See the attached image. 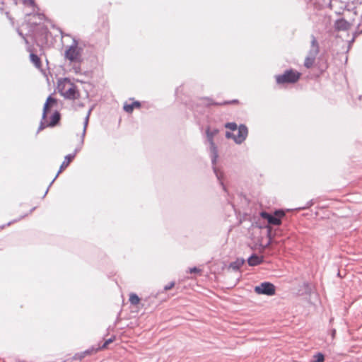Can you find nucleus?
<instances>
[{
    "label": "nucleus",
    "instance_id": "1",
    "mask_svg": "<svg viewBox=\"0 0 362 362\" xmlns=\"http://www.w3.org/2000/svg\"><path fill=\"white\" fill-rule=\"evenodd\" d=\"M218 132H219L218 129L214 128L211 129L209 126L206 127V131H205L206 140L210 145V153H211V163L213 165L214 173H215L218 180L219 181L220 185L222 186L223 189L224 191H226V188L222 181V178L223 177V173L222 172L219 171L218 169L215 166L216 161H217L218 156V153L217 146L214 141V138Z\"/></svg>",
    "mask_w": 362,
    "mask_h": 362
},
{
    "label": "nucleus",
    "instance_id": "2",
    "mask_svg": "<svg viewBox=\"0 0 362 362\" xmlns=\"http://www.w3.org/2000/svg\"><path fill=\"white\" fill-rule=\"evenodd\" d=\"M59 93L66 99L76 100L79 98L80 92L76 85L68 78H63L58 82Z\"/></svg>",
    "mask_w": 362,
    "mask_h": 362
},
{
    "label": "nucleus",
    "instance_id": "3",
    "mask_svg": "<svg viewBox=\"0 0 362 362\" xmlns=\"http://www.w3.org/2000/svg\"><path fill=\"white\" fill-rule=\"evenodd\" d=\"M213 100L210 98H201L196 100H190L187 104L189 109L193 111L194 115L197 117V114H203L205 108L211 105H214Z\"/></svg>",
    "mask_w": 362,
    "mask_h": 362
},
{
    "label": "nucleus",
    "instance_id": "4",
    "mask_svg": "<svg viewBox=\"0 0 362 362\" xmlns=\"http://www.w3.org/2000/svg\"><path fill=\"white\" fill-rule=\"evenodd\" d=\"M310 47L308 53V56L304 61V66L307 69L311 68L315 61L316 57L320 52V46L318 41L315 35H311Z\"/></svg>",
    "mask_w": 362,
    "mask_h": 362
},
{
    "label": "nucleus",
    "instance_id": "5",
    "mask_svg": "<svg viewBox=\"0 0 362 362\" xmlns=\"http://www.w3.org/2000/svg\"><path fill=\"white\" fill-rule=\"evenodd\" d=\"M259 215L261 218L267 220L269 225L280 226L282 223L281 219L285 216L286 214L283 209H276L274 213L262 211Z\"/></svg>",
    "mask_w": 362,
    "mask_h": 362
},
{
    "label": "nucleus",
    "instance_id": "6",
    "mask_svg": "<svg viewBox=\"0 0 362 362\" xmlns=\"http://www.w3.org/2000/svg\"><path fill=\"white\" fill-rule=\"evenodd\" d=\"M301 74L292 69L286 70L283 74L276 76V81L278 84L295 83L297 82Z\"/></svg>",
    "mask_w": 362,
    "mask_h": 362
},
{
    "label": "nucleus",
    "instance_id": "7",
    "mask_svg": "<svg viewBox=\"0 0 362 362\" xmlns=\"http://www.w3.org/2000/svg\"><path fill=\"white\" fill-rule=\"evenodd\" d=\"M64 56L66 59L71 63H81L82 60V50L76 45L69 46L65 51Z\"/></svg>",
    "mask_w": 362,
    "mask_h": 362
},
{
    "label": "nucleus",
    "instance_id": "8",
    "mask_svg": "<svg viewBox=\"0 0 362 362\" xmlns=\"http://www.w3.org/2000/svg\"><path fill=\"white\" fill-rule=\"evenodd\" d=\"M254 291L258 295L272 296L276 293V287L269 281H264L255 286Z\"/></svg>",
    "mask_w": 362,
    "mask_h": 362
},
{
    "label": "nucleus",
    "instance_id": "9",
    "mask_svg": "<svg viewBox=\"0 0 362 362\" xmlns=\"http://www.w3.org/2000/svg\"><path fill=\"white\" fill-rule=\"evenodd\" d=\"M248 134V129L246 125L240 124L238 127V134L234 138V142L237 144H241L247 138Z\"/></svg>",
    "mask_w": 362,
    "mask_h": 362
},
{
    "label": "nucleus",
    "instance_id": "10",
    "mask_svg": "<svg viewBox=\"0 0 362 362\" xmlns=\"http://www.w3.org/2000/svg\"><path fill=\"white\" fill-rule=\"evenodd\" d=\"M129 101L131 103L125 102L123 105V110L128 114L132 113L134 109H139L141 107V103L139 100H135L134 98H130Z\"/></svg>",
    "mask_w": 362,
    "mask_h": 362
},
{
    "label": "nucleus",
    "instance_id": "11",
    "mask_svg": "<svg viewBox=\"0 0 362 362\" xmlns=\"http://www.w3.org/2000/svg\"><path fill=\"white\" fill-rule=\"evenodd\" d=\"M112 342V339L107 340L102 346H98L97 347L92 346L87 350L82 351L84 357L90 356L95 354L98 351L104 349L107 347V344Z\"/></svg>",
    "mask_w": 362,
    "mask_h": 362
},
{
    "label": "nucleus",
    "instance_id": "12",
    "mask_svg": "<svg viewBox=\"0 0 362 362\" xmlns=\"http://www.w3.org/2000/svg\"><path fill=\"white\" fill-rule=\"evenodd\" d=\"M112 342V339L107 340L102 346H98L97 347L92 346L87 350L82 351L84 357L90 356L95 354L98 351L104 349L107 347V344Z\"/></svg>",
    "mask_w": 362,
    "mask_h": 362
},
{
    "label": "nucleus",
    "instance_id": "13",
    "mask_svg": "<svg viewBox=\"0 0 362 362\" xmlns=\"http://www.w3.org/2000/svg\"><path fill=\"white\" fill-rule=\"evenodd\" d=\"M112 342V339L107 340L102 346H98L97 347L92 346L87 350L82 351L84 357L90 356L95 354L98 351L104 349L107 347V344Z\"/></svg>",
    "mask_w": 362,
    "mask_h": 362
},
{
    "label": "nucleus",
    "instance_id": "14",
    "mask_svg": "<svg viewBox=\"0 0 362 362\" xmlns=\"http://www.w3.org/2000/svg\"><path fill=\"white\" fill-rule=\"evenodd\" d=\"M351 27V23L344 18L337 19L334 23V28L337 31L348 30Z\"/></svg>",
    "mask_w": 362,
    "mask_h": 362
},
{
    "label": "nucleus",
    "instance_id": "15",
    "mask_svg": "<svg viewBox=\"0 0 362 362\" xmlns=\"http://www.w3.org/2000/svg\"><path fill=\"white\" fill-rule=\"evenodd\" d=\"M265 228H267V238L269 239V241L265 245H261L262 250H265L272 244V240L277 233V229L274 230L273 233L272 228L269 225L266 226Z\"/></svg>",
    "mask_w": 362,
    "mask_h": 362
},
{
    "label": "nucleus",
    "instance_id": "16",
    "mask_svg": "<svg viewBox=\"0 0 362 362\" xmlns=\"http://www.w3.org/2000/svg\"><path fill=\"white\" fill-rule=\"evenodd\" d=\"M247 264L251 267H255L262 264L264 261L263 256H259L255 253H252L247 258Z\"/></svg>",
    "mask_w": 362,
    "mask_h": 362
},
{
    "label": "nucleus",
    "instance_id": "17",
    "mask_svg": "<svg viewBox=\"0 0 362 362\" xmlns=\"http://www.w3.org/2000/svg\"><path fill=\"white\" fill-rule=\"evenodd\" d=\"M57 101L55 98L49 96L47 98V101L44 105V109H43V118L45 119L49 111V109L52 108V107L57 105Z\"/></svg>",
    "mask_w": 362,
    "mask_h": 362
},
{
    "label": "nucleus",
    "instance_id": "18",
    "mask_svg": "<svg viewBox=\"0 0 362 362\" xmlns=\"http://www.w3.org/2000/svg\"><path fill=\"white\" fill-rule=\"evenodd\" d=\"M75 156H76L75 153L69 154L65 156L64 161L62 162V163L60 165L59 170L57 173V175L59 174H60L61 173H62L69 165V164L74 159Z\"/></svg>",
    "mask_w": 362,
    "mask_h": 362
},
{
    "label": "nucleus",
    "instance_id": "19",
    "mask_svg": "<svg viewBox=\"0 0 362 362\" xmlns=\"http://www.w3.org/2000/svg\"><path fill=\"white\" fill-rule=\"evenodd\" d=\"M245 262L243 258H237L235 261L230 263L229 268L237 272L244 264Z\"/></svg>",
    "mask_w": 362,
    "mask_h": 362
},
{
    "label": "nucleus",
    "instance_id": "20",
    "mask_svg": "<svg viewBox=\"0 0 362 362\" xmlns=\"http://www.w3.org/2000/svg\"><path fill=\"white\" fill-rule=\"evenodd\" d=\"M60 119V114L58 112H55L51 117V119L49 122L47 126L54 127L55 126Z\"/></svg>",
    "mask_w": 362,
    "mask_h": 362
},
{
    "label": "nucleus",
    "instance_id": "21",
    "mask_svg": "<svg viewBox=\"0 0 362 362\" xmlns=\"http://www.w3.org/2000/svg\"><path fill=\"white\" fill-rule=\"evenodd\" d=\"M30 61L32 62V63L37 67V68H40L41 67V60L40 59V57L33 54V53H31L30 54Z\"/></svg>",
    "mask_w": 362,
    "mask_h": 362
},
{
    "label": "nucleus",
    "instance_id": "22",
    "mask_svg": "<svg viewBox=\"0 0 362 362\" xmlns=\"http://www.w3.org/2000/svg\"><path fill=\"white\" fill-rule=\"evenodd\" d=\"M129 302L133 305H136L140 303L141 298L139 296L134 293H132L129 295Z\"/></svg>",
    "mask_w": 362,
    "mask_h": 362
},
{
    "label": "nucleus",
    "instance_id": "23",
    "mask_svg": "<svg viewBox=\"0 0 362 362\" xmlns=\"http://www.w3.org/2000/svg\"><path fill=\"white\" fill-rule=\"evenodd\" d=\"M325 355L322 353L317 352L310 362H325Z\"/></svg>",
    "mask_w": 362,
    "mask_h": 362
},
{
    "label": "nucleus",
    "instance_id": "24",
    "mask_svg": "<svg viewBox=\"0 0 362 362\" xmlns=\"http://www.w3.org/2000/svg\"><path fill=\"white\" fill-rule=\"evenodd\" d=\"M301 287L303 288V293L310 294L312 291L311 285L308 281L303 282Z\"/></svg>",
    "mask_w": 362,
    "mask_h": 362
},
{
    "label": "nucleus",
    "instance_id": "25",
    "mask_svg": "<svg viewBox=\"0 0 362 362\" xmlns=\"http://www.w3.org/2000/svg\"><path fill=\"white\" fill-rule=\"evenodd\" d=\"M236 103H238V100H225L223 102H216V103H214V104L215 106H222V105H226Z\"/></svg>",
    "mask_w": 362,
    "mask_h": 362
},
{
    "label": "nucleus",
    "instance_id": "26",
    "mask_svg": "<svg viewBox=\"0 0 362 362\" xmlns=\"http://www.w3.org/2000/svg\"><path fill=\"white\" fill-rule=\"evenodd\" d=\"M84 355L83 352L76 354L71 358H69V361L73 362L74 361H82L84 358Z\"/></svg>",
    "mask_w": 362,
    "mask_h": 362
},
{
    "label": "nucleus",
    "instance_id": "27",
    "mask_svg": "<svg viewBox=\"0 0 362 362\" xmlns=\"http://www.w3.org/2000/svg\"><path fill=\"white\" fill-rule=\"evenodd\" d=\"M225 127L231 131H235L238 129V125L235 122H227L225 124Z\"/></svg>",
    "mask_w": 362,
    "mask_h": 362
},
{
    "label": "nucleus",
    "instance_id": "28",
    "mask_svg": "<svg viewBox=\"0 0 362 362\" xmlns=\"http://www.w3.org/2000/svg\"><path fill=\"white\" fill-rule=\"evenodd\" d=\"M313 200L311 199V200L308 201L305 206L296 208V210L307 209H309L311 206H313Z\"/></svg>",
    "mask_w": 362,
    "mask_h": 362
},
{
    "label": "nucleus",
    "instance_id": "29",
    "mask_svg": "<svg viewBox=\"0 0 362 362\" xmlns=\"http://www.w3.org/2000/svg\"><path fill=\"white\" fill-rule=\"evenodd\" d=\"M174 286H175V281H171L164 286L163 290L168 291V290L171 289Z\"/></svg>",
    "mask_w": 362,
    "mask_h": 362
},
{
    "label": "nucleus",
    "instance_id": "30",
    "mask_svg": "<svg viewBox=\"0 0 362 362\" xmlns=\"http://www.w3.org/2000/svg\"><path fill=\"white\" fill-rule=\"evenodd\" d=\"M226 137L227 139H233L234 140V138H235V135H234L232 132L227 131L226 132Z\"/></svg>",
    "mask_w": 362,
    "mask_h": 362
},
{
    "label": "nucleus",
    "instance_id": "31",
    "mask_svg": "<svg viewBox=\"0 0 362 362\" xmlns=\"http://www.w3.org/2000/svg\"><path fill=\"white\" fill-rule=\"evenodd\" d=\"M189 272L190 273H199V272H201V269H198L196 267H194L189 268Z\"/></svg>",
    "mask_w": 362,
    "mask_h": 362
},
{
    "label": "nucleus",
    "instance_id": "32",
    "mask_svg": "<svg viewBox=\"0 0 362 362\" xmlns=\"http://www.w3.org/2000/svg\"><path fill=\"white\" fill-rule=\"evenodd\" d=\"M346 6H347V7H349V8H348L349 10H352V11H354V13L355 14H356V13H357V11H356L357 7H356V6H353V7H352V6H351V5L349 3L346 5Z\"/></svg>",
    "mask_w": 362,
    "mask_h": 362
},
{
    "label": "nucleus",
    "instance_id": "33",
    "mask_svg": "<svg viewBox=\"0 0 362 362\" xmlns=\"http://www.w3.org/2000/svg\"><path fill=\"white\" fill-rule=\"evenodd\" d=\"M361 4L362 0H353L351 2V5H354V4Z\"/></svg>",
    "mask_w": 362,
    "mask_h": 362
},
{
    "label": "nucleus",
    "instance_id": "34",
    "mask_svg": "<svg viewBox=\"0 0 362 362\" xmlns=\"http://www.w3.org/2000/svg\"><path fill=\"white\" fill-rule=\"evenodd\" d=\"M24 4H33V0H23Z\"/></svg>",
    "mask_w": 362,
    "mask_h": 362
},
{
    "label": "nucleus",
    "instance_id": "35",
    "mask_svg": "<svg viewBox=\"0 0 362 362\" xmlns=\"http://www.w3.org/2000/svg\"><path fill=\"white\" fill-rule=\"evenodd\" d=\"M335 333H336V330H335V329H333V330L332 331V337H334V336Z\"/></svg>",
    "mask_w": 362,
    "mask_h": 362
},
{
    "label": "nucleus",
    "instance_id": "36",
    "mask_svg": "<svg viewBox=\"0 0 362 362\" xmlns=\"http://www.w3.org/2000/svg\"><path fill=\"white\" fill-rule=\"evenodd\" d=\"M88 117H86V125H87V124H88Z\"/></svg>",
    "mask_w": 362,
    "mask_h": 362
},
{
    "label": "nucleus",
    "instance_id": "37",
    "mask_svg": "<svg viewBox=\"0 0 362 362\" xmlns=\"http://www.w3.org/2000/svg\"><path fill=\"white\" fill-rule=\"evenodd\" d=\"M33 17L36 18V17H40V16L38 15H33Z\"/></svg>",
    "mask_w": 362,
    "mask_h": 362
},
{
    "label": "nucleus",
    "instance_id": "38",
    "mask_svg": "<svg viewBox=\"0 0 362 362\" xmlns=\"http://www.w3.org/2000/svg\"><path fill=\"white\" fill-rule=\"evenodd\" d=\"M64 362H71V361H69V359H66Z\"/></svg>",
    "mask_w": 362,
    "mask_h": 362
}]
</instances>
